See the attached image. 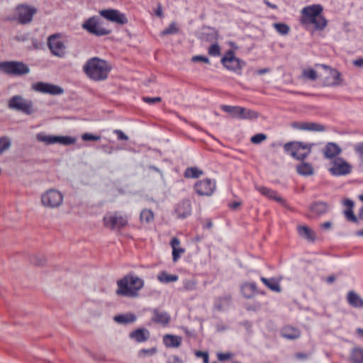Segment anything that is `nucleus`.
I'll list each match as a JSON object with an SVG mask.
<instances>
[{
    "mask_svg": "<svg viewBox=\"0 0 363 363\" xmlns=\"http://www.w3.org/2000/svg\"><path fill=\"white\" fill-rule=\"evenodd\" d=\"M117 289L116 294L118 296L136 298L139 296L138 291L144 286V280L130 272L122 279L116 281Z\"/></svg>",
    "mask_w": 363,
    "mask_h": 363,
    "instance_id": "nucleus-1",
    "label": "nucleus"
},
{
    "mask_svg": "<svg viewBox=\"0 0 363 363\" xmlns=\"http://www.w3.org/2000/svg\"><path fill=\"white\" fill-rule=\"evenodd\" d=\"M323 7L320 4H313L305 6L301 10V23L304 25H314L317 30H323L328 24V21L321 13Z\"/></svg>",
    "mask_w": 363,
    "mask_h": 363,
    "instance_id": "nucleus-2",
    "label": "nucleus"
},
{
    "mask_svg": "<svg viewBox=\"0 0 363 363\" xmlns=\"http://www.w3.org/2000/svg\"><path fill=\"white\" fill-rule=\"evenodd\" d=\"M83 69L89 78L101 81L107 78L111 67L106 60L93 57L86 62Z\"/></svg>",
    "mask_w": 363,
    "mask_h": 363,
    "instance_id": "nucleus-3",
    "label": "nucleus"
},
{
    "mask_svg": "<svg viewBox=\"0 0 363 363\" xmlns=\"http://www.w3.org/2000/svg\"><path fill=\"white\" fill-rule=\"evenodd\" d=\"M313 146H314V143L291 141L284 145V150L294 159L304 161L310 155Z\"/></svg>",
    "mask_w": 363,
    "mask_h": 363,
    "instance_id": "nucleus-4",
    "label": "nucleus"
},
{
    "mask_svg": "<svg viewBox=\"0 0 363 363\" xmlns=\"http://www.w3.org/2000/svg\"><path fill=\"white\" fill-rule=\"evenodd\" d=\"M102 21L100 17L97 16H93L86 21L82 25L84 30H86L90 34L96 36H104L109 35L111 33V30L106 29L101 26Z\"/></svg>",
    "mask_w": 363,
    "mask_h": 363,
    "instance_id": "nucleus-5",
    "label": "nucleus"
},
{
    "mask_svg": "<svg viewBox=\"0 0 363 363\" xmlns=\"http://www.w3.org/2000/svg\"><path fill=\"white\" fill-rule=\"evenodd\" d=\"M33 104L31 100L26 99L21 95L11 97L8 101V108L11 110L30 115L34 112Z\"/></svg>",
    "mask_w": 363,
    "mask_h": 363,
    "instance_id": "nucleus-6",
    "label": "nucleus"
},
{
    "mask_svg": "<svg viewBox=\"0 0 363 363\" xmlns=\"http://www.w3.org/2000/svg\"><path fill=\"white\" fill-rule=\"evenodd\" d=\"M0 70L9 75L20 76L29 73L28 66L22 62L5 61L0 62Z\"/></svg>",
    "mask_w": 363,
    "mask_h": 363,
    "instance_id": "nucleus-7",
    "label": "nucleus"
},
{
    "mask_svg": "<svg viewBox=\"0 0 363 363\" xmlns=\"http://www.w3.org/2000/svg\"><path fill=\"white\" fill-rule=\"evenodd\" d=\"M221 64L227 69L232 71L239 75L242 74V69L245 65V62L235 56V52L232 50H228L225 55L220 60Z\"/></svg>",
    "mask_w": 363,
    "mask_h": 363,
    "instance_id": "nucleus-8",
    "label": "nucleus"
},
{
    "mask_svg": "<svg viewBox=\"0 0 363 363\" xmlns=\"http://www.w3.org/2000/svg\"><path fill=\"white\" fill-rule=\"evenodd\" d=\"M37 140L43 142L45 145H52L59 143L63 145H70L76 143V138L72 136H60V135H46L44 133H38L36 135Z\"/></svg>",
    "mask_w": 363,
    "mask_h": 363,
    "instance_id": "nucleus-9",
    "label": "nucleus"
},
{
    "mask_svg": "<svg viewBox=\"0 0 363 363\" xmlns=\"http://www.w3.org/2000/svg\"><path fill=\"white\" fill-rule=\"evenodd\" d=\"M63 201L62 194L57 190L50 189L42 195L41 201L43 206L50 208L60 206Z\"/></svg>",
    "mask_w": 363,
    "mask_h": 363,
    "instance_id": "nucleus-10",
    "label": "nucleus"
},
{
    "mask_svg": "<svg viewBox=\"0 0 363 363\" xmlns=\"http://www.w3.org/2000/svg\"><path fill=\"white\" fill-rule=\"evenodd\" d=\"M48 46L53 55L61 57L65 55L66 47L60 39V33H55L48 37Z\"/></svg>",
    "mask_w": 363,
    "mask_h": 363,
    "instance_id": "nucleus-11",
    "label": "nucleus"
},
{
    "mask_svg": "<svg viewBox=\"0 0 363 363\" xmlns=\"http://www.w3.org/2000/svg\"><path fill=\"white\" fill-rule=\"evenodd\" d=\"M216 181L208 178L198 181L194 186L195 192L199 196H209L216 190Z\"/></svg>",
    "mask_w": 363,
    "mask_h": 363,
    "instance_id": "nucleus-12",
    "label": "nucleus"
},
{
    "mask_svg": "<svg viewBox=\"0 0 363 363\" xmlns=\"http://www.w3.org/2000/svg\"><path fill=\"white\" fill-rule=\"evenodd\" d=\"M32 89L37 92L53 96L61 95L64 93V89L61 86L43 82L34 83L32 85Z\"/></svg>",
    "mask_w": 363,
    "mask_h": 363,
    "instance_id": "nucleus-13",
    "label": "nucleus"
},
{
    "mask_svg": "<svg viewBox=\"0 0 363 363\" xmlns=\"http://www.w3.org/2000/svg\"><path fill=\"white\" fill-rule=\"evenodd\" d=\"M352 165L341 157L335 159L333 166L329 169L331 174L334 176H345L351 173Z\"/></svg>",
    "mask_w": 363,
    "mask_h": 363,
    "instance_id": "nucleus-14",
    "label": "nucleus"
},
{
    "mask_svg": "<svg viewBox=\"0 0 363 363\" xmlns=\"http://www.w3.org/2000/svg\"><path fill=\"white\" fill-rule=\"evenodd\" d=\"M103 220L104 225L111 230H120L128 224L126 217L118 216L116 213L106 215Z\"/></svg>",
    "mask_w": 363,
    "mask_h": 363,
    "instance_id": "nucleus-15",
    "label": "nucleus"
},
{
    "mask_svg": "<svg viewBox=\"0 0 363 363\" xmlns=\"http://www.w3.org/2000/svg\"><path fill=\"white\" fill-rule=\"evenodd\" d=\"M101 16L111 22L116 23L120 25H125L128 23V19L125 14L121 13L118 10L113 9H104L99 11Z\"/></svg>",
    "mask_w": 363,
    "mask_h": 363,
    "instance_id": "nucleus-16",
    "label": "nucleus"
},
{
    "mask_svg": "<svg viewBox=\"0 0 363 363\" xmlns=\"http://www.w3.org/2000/svg\"><path fill=\"white\" fill-rule=\"evenodd\" d=\"M320 66L329 71V76L325 77L323 84L326 86H337L342 84V79L341 73L336 69H333L328 65H320Z\"/></svg>",
    "mask_w": 363,
    "mask_h": 363,
    "instance_id": "nucleus-17",
    "label": "nucleus"
},
{
    "mask_svg": "<svg viewBox=\"0 0 363 363\" xmlns=\"http://www.w3.org/2000/svg\"><path fill=\"white\" fill-rule=\"evenodd\" d=\"M18 21L21 24H26L32 21L36 9L34 7L28 6H18Z\"/></svg>",
    "mask_w": 363,
    "mask_h": 363,
    "instance_id": "nucleus-18",
    "label": "nucleus"
},
{
    "mask_svg": "<svg viewBox=\"0 0 363 363\" xmlns=\"http://www.w3.org/2000/svg\"><path fill=\"white\" fill-rule=\"evenodd\" d=\"M178 218H186L191 213V203L189 199H184L179 202L174 209Z\"/></svg>",
    "mask_w": 363,
    "mask_h": 363,
    "instance_id": "nucleus-19",
    "label": "nucleus"
},
{
    "mask_svg": "<svg viewBox=\"0 0 363 363\" xmlns=\"http://www.w3.org/2000/svg\"><path fill=\"white\" fill-rule=\"evenodd\" d=\"M152 321L164 326L167 325L171 320L170 315L166 311H160L158 308L152 310Z\"/></svg>",
    "mask_w": 363,
    "mask_h": 363,
    "instance_id": "nucleus-20",
    "label": "nucleus"
},
{
    "mask_svg": "<svg viewBox=\"0 0 363 363\" xmlns=\"http://www.w3.org/2000/svg\"><path fill=\"white\" fill-rule=\"evenodd\" d=\"M257 190L259 191L263 196L276 201L281 205L285 206L286 201L280 196L277 194V192L272 189L266 186H257Z\"/></svg>",
    "mask_w": 363,
    "mask_h": 363,
    "instance_id": "nucleus-21",
    "label": "nucleus"
},
{
    "mask_svg": "<svg viewBox=\"0 0 363 363\" xmlns=\"http://www.w3.org/2000/svg\"><path fill=\"white\" fill-rule=\"evenodd\" d=\"M150 331L144 328H138L129 334V337L137 342H144L150 338Z\"/></svg>",
    "mask_w": 363,
    "mask_h": 363,
    "instance_id": "nucleus-22",
    "label": "nucleus"
},
{
    "mask_svg": "<svg viewBox=\"0 0 363 363\" xmlns=\"http://www.w3.org/2000/svg\"><path fill=\"white\" fill-rule=\"evenodd\" d=\"M240 291L245 298L250 299L255 297L258 289L255 282H245L241 286Z\"/></svg>",
    "mask_w": 363,
    "mask_h": 363,
    "instance_id": "nucleus-23",
    "label": "nucleus"
},
{
    "mask_svg": "<svg viewBox=\"0 0 363 363\" xmlns=\"http://www.w3.org/2000/svg\"><path fill=\"white\" fill-rule=\"evenodd\" d=\"M342 151L341 147L335 143H328L323 150L324 156L328 159H332L340 155Z\"/></svg>",
    "mask_w": 363,
    "mask_h": 363,
    "instance_id": "nucleus-24",
    "label": "nucleus"
},
{
    "mask_svg": "<svg viewBox=\"0 0 363 363\" xmlns=\"http://www.w3.org/2000/svg\"><path fill=\"white\" fill-rule=\"evenodd\" d=\"M329 206L324 201H314L309 206V211L311 213L318 216L326 213L328 211Z\"/></svg>",
    "mask_w": 363,
    "mask_h": 363,
    "instance_id": "nucleus-25",
    "label": "nucleus"
},
{
    "mask_svg": "<svg viewBox=\"0 0 363 363\" xmlns=\"http://www.w3.org/2000/svg\"><path fill=\"white\" fill-rule=\"evenodd\" d=\"M162 342L167 347H179L182 345V338L178 335L166 334L163 336Z\"/></svg>",
    "mask_w": 363,
    "mask_h": 363,
    "instance_id": "nucleus-26",
    "label": "nucleus"
},
{
    "mask_svg": "<svg viewBox=\"0 0 363 363\" xmlns=\"http://www.w3.org/2000/svg\"><path fill=\"white\" fill-rule=\"evenodd\" d=\"M299 235L310 242H313L315 240V232L306 225H299L297 228Z\"/></svg>",
    "mask_w": 363,
    "mask_h": 363,
    "instance_id": "nucleus-27",
    "label": "nucleus"
},
{
    "mask_svg": "<svg viewBox=\"0 0 363 363\" xmlns=\"http://www.w3.org/2000/svg\"><path fill=\"white\" fill-rule=\"evenodd\" d=\"M261 281L270 290L272 291H275L277 293H280L281 291V288L279 281L274 277L267 279L264 277L260 278Z\"/></svg>",
    "mask_w": 363,
    "mask_h": 363,
    "instance_id": "nucleus-28",
    "label": "nucleus"
},
{
    "mask_svg": "<svg viewBox=\"0 0 363 363\" xmlns=\"http://www.w3.org/2000/svg\"><path fill=\"white\" fill-rule=\"evenodd\" d=\"M347 301L350 306L354 308L363 307V299L355 292L351 291L347 294Z\"/></svg>",
    "mask_w": 363,
    "mask_h": 363,
    "instance_id": "nucleus-29",
    "label": "nucleus"
},
{
    "mask_svg": "<svg viewBox=\"0 0 363 363\" xmlns=\"http://www.w3.org/2000/svg\"><path fill=\"white\" fill-rule=\"evenodd\" d=\"M220 108L231 115L232 117L240 119V114L243 113L242 107L229 105H222Z\"/></svg>",
    "mask_w": 363,
    "mask_h": 363,
    "instance_id": "nucleus-30",
    "label": "nucleus"
},
{
    "mask_svg": "<svg viewBox=\"0 0 363 363\" xmlns=\"http://www.w3.org/2000/svg\"><path fill=\"white\" fill-rule=\"evenodd\" d=\"M297 173L303 176H310L313 174L312 165L308 162H302L296 166Z\"/></svg>",
    "mask_w": 363,
    "mask_h": 363,
    "instance_id": "nucleus-31",
    "label": "nucleus"
},
{
    "mask_svg": "<svg viewBox=\"0 0 363 363\" xmlns=\"http://www.w3.org/2000/svg\"><path fill=\"white\" fill-rule=\"evenodd\" d=\"M114 320L120 324H128L135 321L136 316L132 313H125L116 315Z\"/></svg>",
    "mask_w": 363,
    "mask_h": 363,
    "instance_id": "nucleus-32",
    "label": "nucleus"
},
{
    "mask_svg": "<svg viewBox=\"0 0 363 363\" xmlns=\"http://www.w3.org/2000/svg\"><path fill=\"white\" fill-rule=\"evenodd\" d=\"M281 335L288 340H295L300 336L299 331L292 327L284 328L281 332Z\"/></svg>",
    "mask_w": 363,
    "mask_h": 363,
    "instance_id": "nucleus-33",
    "label": "nucleus"
},
{
    "mask_svg": "<svg viewBox=\"0 0 363 363\" xmlns=\"http://www.w3.org/2000/svg\"><path fill=\"white\" fill-rule=\"evenodd\" d=\"M350 359L353 363H363V349L354 347L352 350Z\"/></svg>",
    "mask_w": 363,
    "mask_h": 363,
    "instance_id": "nucleus-34",
    "label": "nucleus"
},
{
    "mask_svg": "<svg viewBox=\"0 0 363 363\" xmlns=\"http://www.w3.org/2000/svg\"><path fill=\"white\" fill-rule=\"evenodd\" d=\"M157 279L162 283H170L177 281L179 277L176 274H169L167 272L162 271L157 276Z\"/></svg>",
    "mask_w": 363,
    "mask_h": 363,
    "instance_id": "nucleus-35",
    "label": "nucleus"
},
{
    "mask_svg": "<svg viewBox=\"0 0 363 363\" xmlns=\"http://www.w3.org/2000/svg\"><path fill=\"white\" fill-rule=\"evenodd\" d=\"M203 174V172L197 167H187L184 173L186 178H199Z\"/></svg>",
    "mask_w": 363,
    "mask_h": 363,
    "instance_id": "nucleus-36",
    "label": "nucleus"
},
{
    "mask_svg": "<svg viewBox=\"0 0 363 363\" xmlns=\"http://www.w3.org/2000/svg\"><path fill=\"white\" fill-rule=\"evenodd\" d=\"M242 113L240 114V119L245 120V119H256L259 116V113L253 110L248 109L246 108L242 107Z\"/></svg>",
    "mask_w": 363,
    "mask_h": 363,
    "instance_id": "nucleus-37",
    "label": "nucleus"
},
{
    "mask_svg": "<svg viewBox=\"0 0 363 363\" xmlns=\"http://www.w3.org/2000/svg\"><path fill=\"white\" fill-rule=\"evenodd\" d=\"M140 219L142 223H149L154 219L153 212L149 209H143L140 213Z\"/></svg>",
    "mask_w": 363,
    "mask_h": 363,
    "instance_id": "nucleus-38",
    "label": "nucleus"
},
{
    "mask_svg": "<svg viewBox=\"0 0 363 363\" xmlns=\"http://www.w3.org/2000/svg\"><path fill=\"white\" fill-rule=\"evenodd\" d=\"M179 30L177 23L175 22H172L169 26L164 28L161 33L160 35H174L177 34Z\"/></svg>",
    "mask_w": 363,
    "mask_h": 363,
    "instance_id": "nucleus-39",
    "label": "nucleus"
},
{
    "mask_svg": "<svg viewBox=\"0 0 363 363\" xmlns=\"http://www.w3.org/2000/svg\"><path fill=\"white\" fill-rule=\"evenodd\" d=\"M273 27L281 35H287L290 30L289 26L284 23H274Z\"/></svg>",
    "mask_w": 363,
    "mask_h": 363,
    "instance_id": "nucleus-40",
    "label": "nucleus"
},
{
    "mask_svg": "<svg viewBox=\"0 0 363 363\" xmlns=\"http://www.w3.org/2000/svg\"><path fill=\"white\" fill-rule=\"evenodd\" d=\"M207 29L209 30V32H203L201 33V39L208 41H211L216 39V37L217 35V30L214 28L211 27H207Z\"/></svg>",
    "mask_w": 363,
    "mask_h": 363,
    "instance_id": "nucleus-41",
    "label": "nucleus"
},
{
    "mask_svg": "<svg viewBox=\"0 0 363 363\" xmlns=\"http://www.w3.org/2000/svg\"><path fill=\"white\" fill-rule=\"evenodd\" d=\"M325 130V127L323 125L314 122H308L307 131L323 132Z\"/></svg>",
    "mask_w": 363,
    "mask_h": 363,
    "instance_id": "nucleus-42",
    "label": "nucleus"
},
{
    "mask_svg": "<svg viewBox=\"0 0 363 363\" xmlns=\"http://www.w3.org/2000/svg\"><path fill=\"white\" fill-rule=\"evenodd\" d=\"M303 77L311 81H315L318 78L317 72L313 69H304L302 74Z\"/></svg>",
    "mask_w": 363,
    "mask_h": 363,
    "instance_id": "nucleus-43",
    "label": "nucleus"
},
{
    "mask_svg": "<svg viewBox=\"0 0 363 363\" xmlns=\"http://www.w3.org/2000/svg\"><path fill=\"white\" fill-rule=\"evenodd\" d=\"M11 146V141L7 137L0 138V154L9 149Z\"/></svg>",
    "mask_w": 363,
    "mask_h": 363,
    "instance_id": "nucleus-44",
    "label": "nucleus"
},
{
    "mask_svg": "<svg viewBox=\"0 0 363 363\" xmlns=\"http://www.w3.org/2000/svg\"><path fill=\"white\" fill-rule=\"evenodd\" d=\"M267 138V135L264 133H257L251 138L250 141L253 144H259L265 140Z\"/></svg>",
    "mask_w": 363,
    "mask_h": 363,
    "instance_id": "nucleus-45",
    "label": "nucleus"
},
{
    "mask_svg": "<svg viewBox=\"0 0 363 363\" xmlns=\"http://www.w3.org/2000/svg\"><path fill=\"white\" fill-rule=\"evenodd\" d=\"M208 54L211 56H219L220 55V48L217 43L208 48Z\"/></svg>",
    "mask_w": 363,
    "mask_h": 363,
    "instance_id": "nucleus-46",
    "label": "nucleus"
},
{
    "mask_svg": "<svg viewBox=\"0 0 363 363\" xmlns=\"http://www.w3.org/2000/svg\"><path fill=\"white\" fill-rule=\"evenodd\" d=\"M82 139L84 141H98L101 139V136L90 133H84L82 135Z\"/></svg>",
    "mask_w": 363,
    "mask_h": 363,
    "instance_id": "nucleus-47",
    "label": "nucleus"
},
{
    "mask_svg": "<svg viewBox=\"0 0 363 363\" xmlns=\"http://www.w3.org/2000/svg\"><path fill=\"white\" fill-rule=\"evenodd\" d=\"M30 262L35 265L43 266L45 263V258L43 255H33L30 259Z\"/></svg>",
    "mask_w": 363,
    "mask_h": 363,
    "instance_id": "nucleus-48",
    "label": "nucleus"
},
{
    "mask_svg": "<svg viewBox=\"0 0 363 363\" xmlns=\"http://www.w3.org/2000/svg\"><path fill=\"white\" fill-rule=\"evenodd\" d=\"M230 300H231L230 296H225L224 297L219 298L216 301L215 306L216 307L217 309L221 311L223 309V302L228 303Z\"/></svg>",
    "mask_w": 363,
    "mask_h": 363,
    "instance_id": "nucleus-49",
    "label": "nucleus"
},
{
    "mask_svg": "<svg viewBox=\"0 0 363 363\" xmlns=\"http://www.w3.org/2000/svg\"><path fill=\"white\" fill-rule=\"evenodd\" d=\"M291 127L300 130H307L308 122L294 121L291 123Z\"/></svg>",
    "mask_w": 363,
    "mask_h": 363,
    "instance_id": "nucleus-50",
    "label": "nucleus"
},
{
    "mask_svg": "<svg viewBox=\"0 0 363 363\" xmlns=\"http://www.w3.org/2000/svg\"><path fill=\"white\" fill-rule=\"evenodd\" d=\"M345 216L347 220L353 222V223H357L358 219L357 216L354 214L352 209H346L344 212Z\"/></svg>",
    "mask_w": 363,
    "mask_h": 363,
    "instance_id": "nucleus-51",
    "label": "nucleus"
},
{
    "mask_svg": "<svg viewBox=\"0 0 363 363\" xmlns=\"http://www.w3.org/2000/svg\"><path fill=\"white\" fill-rule=\"evenodd\" d=\"M157 352V348L156 347H151L149 349H141L138 354L140 356H152Z\"/></svg>",
    "mask_w": 363,
    "mask_h": 363,
    "instance_id": "nucleus-52",
    "label": "nucleus"
},
{
    "mask_svg": "<svg viewBox=\"0 0 363 363\" xmlns=\"http://www.w3.org/2000/svg\"><path fill=\"white\" fill-rule=\"evenodd\" d=\"M185 249L182 247H177L172 249V259L175 262L180 257L181 255L184 253Z\"/></svg>",
    "mask_w": 363,
    "mask_h": 363,
    "instance_id": "nucleus-53",
    "label": "nucleus"
},
{
    "mask_svg": "<svg viewBox=\"0 0 363 363\" xmlns=\"http://www.w3.org/2000/svg\"><path fill=\"white\" fill-rule=\"evenodd\" d=\"M355 153L359 156L361 162H363V142L358 143L354 147Z\"/></svg>",
    "mask_w": 363,
    "mask_h": 363,
    "instance_id": "nucleus-54",
    "label": "nucleus"
},
{
    "mask_svg": "<svg viewBox=\"0 0 363 363\" xmlns=\"http://www.w3.org/2000/svg\"><path fill=\"white\" fill-rule=\"evenodd\" d=\"M143 101L148 104H155L156 103L160 102L162 101L161 97H149L144 96L143 97Z\"/></svg>",
    "mask_w": 363,
    "mask_h": 363,
    "instance_id": "nucleus-55",
    "label": "nucleus"
},
{
    "mask_svg": "<svg viewBox=\"0 0 363 363\" xmlns=\"http://www.w3.org/2000/svg\"><path fill=\"white\" fill-rule=\"evenodd\" d=\"M195 355L197 357H201L203 363H209V356L207 352L196 351Z\"/></svg>",
    "mask_w": 363,
    "mask_h": 363,
    "instance_id": "nucleus-56",
    "label": "nucleus"
},
{
    "mask_svg": "<svg viewBox=\"0 0 363 363\" xmlns=\"http://www.w3.org/2000/svg\"><path fill=\"white\" fill-rule=\"evenodd\" d=\"M192 61L193 62H204V63H206V64H210L209 59L207 57L203 56V55H196V56H194L192 57Z\"/></svg>",
    "mask_w": 363,
    "mask_h": 363,
    "instance_id": "nucleus-57",
    "label": "nucleus"
},
{
    "mask_svg": "<svg viewBox=\"0 0 363 363\" xmlns=\"http://www.w3.org/2000/svg\"><path fill=\"white\" fill-rule=\"evenodd\" d=\"M233 357V354L231 352H226V353H218L217 357L219 361H225L227 359H229Z\"/></svg>",
    "mask_w": 363,
    "mask_h": 363,
    "instance_id": "nucleus-58",
    "label": "nucleus"
},
{
    "mask_svg": "<svg viewBox=\"0 0 363 363\" xmlns=\"http://www.w3.org/2000/svg\"><path fill=\"white\" fill-rule=\"evenodd\" d=\"M113 133H115L117 137H118V139L119 140H128V135H126L122 130H113Z\"/></svg>",
    "mask_w": 363,
    "mask_h": 363,
    "instance_id": "nucleus-59",
    "label": "nucleus"
},
{
    "mask_svg": "<svg viewBox=\"0 0 363 363\" xmlns=\"http://www.w3.org/2000/svg\"><path fill=\"white\" fill-rule=\"evenodd\" d=\"M99 149H101L104 152L107 154H111L113 151V147H111L108 145H102L100 147H98Z\"/></svg>",
    "mask_w": 363,
    "mask_h": 363,
    "instance_id": "nucleus-60",
    "label": "nucleus"
},
{
    "mask_svg": "<svg viewBox=\"0 0 363 363\" xmlns=\"http://www.w3.org/2000/svg\"><path fill=\"white\" fill-rule=\"evenodd\" d=\"M155 14L160 17V18H162L164 16V14H163V11H162V4L161 3H157V9H155Z\"/></svg>",
    "mask_w": 363,
    "mask_h": 363,
    "instance_id": "nucleus-61",
    "label": "nucleus"
},
{
    "mask_svg": "<svg viewBox=\"0 0 363 363\" xmlns=\"http://www.w3.org/2000/svg\"><path fill=\"white\" fill-rule=\"evenodd\" d=\"M170 245L172 249L179 247V245H180V240L179 238L174 237L172 239L170 242Z\"/></svg>",
    "mask_w": 363,
    "mask_h": 363,
    "instance_id": "nucleus-62",
    "label": "nucleus"
},
{
    "mask_svg": "<svg viewBox=\"0 0 363 363\" xmlns=\"http://www.w3.org/2000/svg\"><path fill=\"white\" fill-rule=\"evenodd\" d=\"M167 363H182V361L178 356L174 355L169 358Z\"/></svg>",
    "mask_w": 363,
    "mask_h": 363,
    "instance_id": "nucleus-63",
    "label": "nucleus"
},
{
    "mask_svg": "<svg viewBox=\"0 0 363 363\" xmlns=\"http://www.w3.org/2000/svg\"><path fill=\"white\" fill-rule=\"evenodd\" d=\"M344 204L347 206V209H352L354 206V202L349 199L344 201Z\"/></svg>",
    "mask_w": 363,
    "mask_h": 363,
    "instance_id": "nucleus-64",
    "label": "nucleus"
}]
</instances>
